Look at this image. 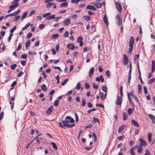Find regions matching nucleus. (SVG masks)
Returning <instances> with one entry per match:
<instances>
[{"label":"nucleus","instance_id":"c85d7f7f","mask_svg":"<svg viewBox=\"0 0 155 155\" xmlns=\"http://www.w3.org/2000/svg\"><path fill=\"white\" fill-rule=\"evenodd\" d=\"M83 18L87 21H89L91 18V16L89 15L84 16Z\"/></svg>","mask_w":155,"mask_h":155},{"label":"nucleus","instance_id":"f257e3e1","mask_svg":"<svg viewBox=\"0 0 155 155\" xmlns=\"http://www.w3.org/2000/svg\"><path fill=\"white\" fill-rule=\"evenodd\" d=\"M74 121V119L71 118L70 116H67L66 117L65 119L62 120L61 122L58 123V124L59 126L65 129L64 127H67L68 128H71L75 126L74 124L69 125L68 124L70 122L71 123H73Z\"/></svg>","mask_w":155,"mask_h":155},{"label":"nucleus","instance_id":"9b49d317","mask_svg":"<svg viewBox=\"0 0 155 155\" xmlns=\"http://www.w3.org/2000/svg\"><path fill=\"white\" fill-rule=\"evenodd\" d=\"M70 20V18H68L63 21V22H64V24L65 25H67L70 23L71 22Z\"/></svg>","mask_w":155,"mask_h":155},{"label":"nucleus","instance_id":"de8ad7c7","mask_svg":"<svg viewBox=\"0 0 155 155\" xmlns=\"http://www.w3.org/2000/svg\"><path fill=\"white\" fill-rule=\"evenodd\" d=\"M20 12V10L19 9H18L17 11H15L13 13L14 16L18 14Z\"/></svg>","mask_w":155,"mask_h":155},{"label":"nucleus","instance_id":"c03bdc74","mask_svg":"<svg viewBox=\"0 0 155 155\" xmlns=\"http://www.w3.org/2000/svg\"><path fill=\"white\" fill-rule=\"evenodd\" d=\"M30 40H29L28 41H27L25 43V47L26 48H27L30 45Z\"/></svg>","mask_w":155,"mask_h":155},{"label":"nucleus","instance_id":"5fc2aeb1","mask_svg":"<svg viewBox=\"0 0 155 155\" xmlns=\"http://www.w3.org/2000/svg\"><path fill=\"white\" fill-rule=\"evenodd\" d=\"M102 90L105 93H106L107 91V88L106 86H103L102 87Z\"/></svg>","mask_w":155,"mask_h":155},{"label":"nucleus","instance_id":"f3484780","mask_svg":"<svg viewBox=\"0 0 155 155\" xmlns=\"http://www.w3.org/2000/svg\"><path fill=\"white\" fill-rule=\"evenodd\" d=\"M127 126L123 124L118 129V133H120V132L122 131Z\"/></svg>","mask_w":155,"mask_h":155},{"label":"nucleus","instance_id":"6e6552de","mask_svg":"<svg viewBox=\"0 0 155 155\" xmlns=\"http://www.w3.org/2000/svg\"><path fill=\"white\" fill-rule=\"evenodd\" d=\"M115 4L117 9L121 12V10L122 9V7L121 4L118 2H115Z\"/></svg>","mask_w":155,"mask_h":155},{"label":"nucleus","instance_id":"412c9836","mask_svg":"<svg viewBox=\"0 0 155 155\" xmlns=\"http://www.w3.org/2000/svg\"><path fill=\"white\" fill-rule=\"evenodd\" d=\"M68 48L71 50H73L74 48V46L73 44H69L67 45Z\"/></svg>","mask_w":155,"mask_h":155},{"label":"nucleus","instance_id":"2eb2a0df","mask_svg":"<svg viewBox=\"0 0 155 155\" xmlns=\"http://www.w3.org/2000/svg\"><path fill=\"white\" fill-rule=\"evenodd\" d=\"M107 93H105V94L102 92H101L100 93V95L101 99L102 100H104L106 97Z\"/></svg>","mask_w":155,"mask_h":155},{"label":"nucleus","instance_id":"6ab92c4d","mask_svg":"<svg viewBox=\"0 0 155 155\" xmlns=\"http://www.w3.org/2000/svg\"><path fill=\"white\" fill-rule=\"evenodd\" d=\"M103 19L106 25H108V19L106 15H104Z\"/></svg>","mask_w":155,"mask_h":155},{"label":"nucleus","instance_id":"774afa93","mask_svg":"<svg viewBox=\"0 0 155 155\" xmlns=\"http://www.w3.org/2000/svg\"><path fill=\"white\" fill-rule=\"evenodd\" d=\"M85 87L86 89H89L90 87L89 84L87 83H86L84 86Z\"/></svg>","mask_w":155,"mask_h":155},{"label":"nucleus","instance_id":"a211bd4d","mask_svg":"<svg viewBox=\"0 0 155 155\" xmlns=\"http://www.w3.org/2000/svg\"><path fill=\"white\" fill-rule=\"evenodd\" d=\"M155 61L154 60H152V61L151 71V72L153 73L155 69Z\"/></svg>","mask_w":155,"mask_h":155},{"label":"nucleus","instance_id":"3c124183","mask_svg":"<svg viewBox=\"0 0 155 155\" xmlns=\"http://www.w3.org/2000/svg\"><path fill=\"white\" fill-rule=\"evenodd\" d=\"M36 11L35 10H33L31 11L30 13H29V16H31L32 15L35 14L36 13Z\"/></svg>","mask_w":155,"mask_h":155},{"label":"nucleus","instance_id":"864d4df0","mask_svg":"<svg viewBox=\"0 0 155 155\" xmlns=\"http://www.w3.org/2000/svg\"><path fill=\"white\" fill-rule=\"evenodd\" d=\"M59 35L58 34H53L51 36L52 39L56 38Z\"/></svg>","mask_w":155,"mask_h":155},{"label":"nucleus","instance_id":"423d86ee","mask_svg":"<svg viewBox=\"0 0 155 155\" xmlns=\"http://www.w3.org/2000/svg\"><path fill=\"white\" fill-rule=\"evenodd\" d=\"M83 38L81 36H79L78 38L77 41L79 43V45L80 46H82L83 45V43L82 41Z\"/></svg>","mask_w":155,"mask_h":155},{"label":"nucleus","instance_id":"473e14b6","mask_svg":"<svg viewBox=\"0 0 155 155\" xmlns=\"http://www.w3.org/2000/svg\"><path fill=\"white\" fill-rule=\"evenodd\" d=\"M41 87L43 91H45L46 90L47 88L46 87V85L45 84H42L41 85Z\"/></svg>","mask_w":155,"mask_h":155},{"label":"nucleus","instance_id":"c756f323","mask_svg":"<svg viewBox=\"0 0 155 155\" xmlns=\"http://www.w3.org/2000/svg\"><path fill=\"white\" fill-rule=\"evenodd\" d=\"M94 5L97 8H100L101 7V3H94Z\"/></svg>","mask_w":155,"mask_h":155},{"label":"nucleus","instance_id":"ddd939ff","mask_svg":"<svg viewBox=\"0 0 155 155\" xmlns=\"http://www.w3.org/2000/svg\"><path fill=\"white\" fill-rule=\"evenodd\" d=\"M86 8L94 11L96 10V8L94 7L91 5H87L86 7Z\"/></svg>","mask_w":155,"mask_h":155},{"label":"nucleus","instance_id":"8fccbe9b","mask_svg":"<svg viewBox=\"0 0 155 155\" xmlns=\"http://www.w3.org/2000/svg\"><path fill=\"white\" fill-rule=\"evenodd\" d=\"M145 151L146 153L144 155H150V152L148 149H146Z\"/></svg>","mask_w":155,"mask_h":155},{"label":"nucleus","instance_id":"1a4fd4ad","mask_svg":"<svg viewBox=\"0 0 155 155\" xmlns=\"http://www.w3.org/2000/svg\"><path fill=\"white\" fill-rule=\"evenodd\" d=\"M104 79L102 75H100V77H97L96 79V81L99 82L100 81H101L102 83H103L104 81Z\"/></svg>","mask_w":155,"mask_h":155},{"label":"nucleus","instance_id":"f03ea898","mask_svg":"<svg viewBox=\"0 0 155 155\" xmlns=\"http://www.w3.org/2000/svg\"><path fill=\"white\" fill-rule=\"evenodd\" d=\"M130 96H132L133 98L137 102H138V100L137 96L133 94L132 91H131L130 93H127V97L130 104H132L133 103Z\"/></svg>","mask_w":155,"mask_h":155},{"label":"nucleus","instance_id":"4be33fe9","mask_svg":"<svg viewBox=\"0 0 155 155\" xmlns=\"http://www.w3.org/2000/svg\"><path fill=\"white\" fill-rule=\"evenodd\" d=\"M53 110V107H52L51 106L49 107L47 110L46 112V113L48 114H51Z\"/></svg>","mask_w":155,"mask_h":155},{"label":"nucleus","instance_id":"13d9d810","mask_svg":"<svg viewBox=\"0 0 155 155\" xmlns=\"http://www.w3.org/2000/svg\"><path fill=\"white\" fill-rule=\"evenodd\" d=\"M141 86L140 85H138V92L139 94H140L141 93Z\"/></svg>","mask_w":155,"mask_h":155},{"label":"nucleus","instance_id":"58836bf2","mask_svg":"<svg viewBox=\"0 0 155 155\" xmlns=\"http://www.w3.org/2000/svg\"><path fill=\"white\" fill-rule=\"evenodd\" d=\"M30 25V23H28L25 26L22 28V30H24L25 29H27L28 28Z\"/></svg>","mask_w":155,"mask_h":155},{"label":"nucleus","instance_id":"7ed1b4c3","mask_svg":"<svg viewBox=\"0 0 155 155\" xmlns=\"http://www.w3.org/2000/svg\"><path fill=\"white\" fill-rule=\"evenodd\" d=\"M116 22L117 24L119 26H121L122 24V18L118 15H117L116 16Z\"/></svg>","mask_w":155,"mask_h":155},{"label":"nucleus","instance_id":"a18cd8bd","mask_svg":"<svg viewBox=\"0 0 155 155\" xmlns=\"http://www.w3.org/2000/svg\"><path fill=\"white\" fill-rule=\"evenodd\" d=\"M17 67V65L15 64H14L12 65H11L10 66V68L14 70L15 69L16 67Z\"/></svg>","mask_w":155,"mask_h":155},{"label":"nucleus","instance_id":"338daca9","mask_svg":"<svg viewBox=\"0 0 155 155\" xmlns=\"http://www.w3.org/2000/svg\"><path fill=\"white\" fill-rule=\"evenodd\" d=\"M32 36V34L31 33H29L27 35V38H31Z\"/></svg>","mask_w":155,"mask_h":155},{"label":"nucleus","instance_id":"c9c22d12","mask_svg":"<svg viewBox=\"0 0 155 155\" xmlns=\"http://www.w3.org/2000/svg\"><path fill=\"white\" fill-rule=\"evenodd\" d=\"M51 144L52 145V147L55 150H57V147L56 144L53 142L51 143Z\"/></svg>","mask_w":155,"mask_h":155},{"label":"nucleus","instance_id":"2f4dec72","mask_svg":"<svg viewBox=\"0 0 155 155\" xmlns=\"http://www.w3.org/2000/svg\"><path fill=\"white\" fill-rule=\"evenodd\" d=\"M103 45V43L102 41H100L99 42V44L98 46V49L99 51H101V45Z\"/></svg>","mask_w":155,"mask_h":155},{"label":"nucleus","instance_id":"9d476101","mask_svg":"<svg viewBox=\"0 0 155 155\" xmlns=\"http://www.w3.org/2000/svg\"><path fill=\"white\" fill-rule=\"evenodd\" d=\"M140 146H145L147 145V143L144 140H143L142 138H140Z\"/></svg>","mask_w":155,"mask_h":155},{"label":"nucleus","instance_id":"bb28decb","mask_svg":"<svg viewBox=\"0 0 155 155\" xmlns=\"http://www.w3.org/2000/svg\"><path fill=\"white\" fill-rule=\"evenodd\" d=\"M68 3L67 2H65L61 4L60 7H67L68 6Z\"/></svg>","mask_w":155,"mask_h":155},{"label":"nucleus","instance_id":"aec40b11","mask_svg":"<svg viewBox=\"0 0 155 155\" xmlns=\"http://www.w3.org/2000/svg\"><path fill=\"white\" fill-rule=\"evenodd\" d=\"M152 134L151 133H149L148 134H147V138L148 141L149 142H151L152 140Z\"/></svg>","mask_w":155,"mask_h":155},{"label":"nucleus","instance_id":"20e7f679","mask_svg":"<svg viewBox=\"0 0 155 155\" xmlns=\"http://www.w3.org/2000/svg\"><path fill=\"white\" fill-rule=\"evenodd\" d=\"M122 96L120 95V96L117 95V98L116 103L117 105H121L122 104Z\"/></svg>","mask_w":155,"mask_h":155},{"label":"nucleus","instance_id":"49530a36","mask_svg":"<svg viewBox=\"0 0 155 155\" xmlns=\"http://www.w3.org/2000/svg\"><path fill=\"white\" fill-rule=\"evenodd\" d=\"M68 80V78L66 79L63 82L61 83V85L62 86L65 85Z\"/></svg>","mask_w":155,"mask_h":155},{"label":"nucleus","instance_id":"dca6fc26","mask_svg":"<svg viewBox=\"0 0 155 155\" xmlns=\"http://www.w3.org/2000/svg\"><path fill=\"white\" fill-rule=\"evenodd\" d=\"M131 123L133 124L134 126L137 127H139V125L138 123L134 120H132L131 121Z\"/></svg>","mask_w":155,"mask_h":155},{"label":"nucleus","instance_id":"393cba45","mask_svg":"<svg viewBox=\"0 0 155 155\" xmlns=\"http://www.w3.org/2000/svg\"><path fill=\"white\" fill-rule=\"evenodd\" d=\"M123 116V120H126L128 118V115L125 112H123L122 114Z\"/></svg>","mask_w":155,"mask_h":155},{"label":"nucleus","instance_id":"0e129e2a","mask_svg":"<svg viewBox=\"0 0 155 155\" xmlns=\"http://www.w3.org/2000/svg\"><path fill=\"white\" fill-rule=\"evenodd\" d=\"M120 95H121V96H122L123 94V86H121L120 87Z\"/></svg>","mask_w":155,"mask_h":155},{"label":"nucleus","instance_id":"39448f33","mask_svg":"<svg viewBox=\"0 0 155 155\" xmlns=\"http://www.w3.org/2000/svg\"><path fill=\"white\" fill-rule=\"evenodd\" d=\"M128 58L125 54H124L123 62L124 65H127L128 64Z\"/></svg>","mask_w":155,"mask_h":155},{"label":"nucleus","instance_id":"ea45409f","mask_svg":"<svg viewBox=\"0 0 155 155\" xmlns=\"http://www.w3.org/2000/svg\"><path fill=\"white\" fill-rule=\"evenodd\" d=\"M134 148L133 147H131L130 149V153L131 155H135L134 150Z\"/></svg>","mask_w":155,"mask_h":155},{"label":"nucleus","instance_id":"e433bc0d","mask_svg":"<svg viewBox=\"0 0 155 155\" xmlns=\"http://www.w3.org/2000/svg\"><path fill=\"white\" fill-rule=\"evenodd\" d=\"M28 14V12H25L22 15L21 17V20H23L25 17L27 16Z\"/></svg>","mask_w":155,"mask_h":155},{"label":"nucleus","instance_id":"7c9ffc66","mask_svg":"<svg viewBox=\"0 0 155 155\" xmlns=\"http://www.w3.org/2000/svg\"><path fill=\"white\" fill-rule=\"evenodd\" d=\"M19 1V0H14L12 2V4L13 5H17V7L19 3H18V2Z\"/></svg>","mask_w":155,"mask_h":155},{"label":"nucleus","instance_id":"6e6d98bb","mask_svg":"<svg viewBox=\"0 0 155 155\" xmlns=\"http://www.w3.org/2000/svg\"><path fill=\"white\" fill-rule=\"evenodd\" d=\"M154 78H152L151 79H150L148 82V83L149 84H151L153 83L154 82Z\"/></svg>","mask_w":155,"mask_h":155},{"label":"nucleus","instance_id":"680f3d73","mask_svg":"<svg viewBox=\"0 0 155 155\" xmlns=\"http://www.w3.org/2000/svg\"><path fill=\"white\" fill-rule=\"evenodd\" d=\"M16 26H14L12 28L10 31L11 33H12L16 29Z\"/></svg>","mask_w":155,"mask_h":155},{"label":"nucleus","instance_id":"4468645a","mask_svg":"<svg viewBox=\"0 0 155 155\" xmlns=\"http://www.w3.org/2000/svg\"><path fill=\"white\" fill-rule=\"evenodd\" d=\"M134 40L132 36H131L129 41V45L133 46Z\"/></svg>","mask_w":155,"mask_h":155},{"label":"nucleus","instance_id":"79ce46f5","mask_svg":"<svg viewBox=\"0 0 155 155\" xmlns=\"http://www.w3.org/2000/svg\"><path fill=\"white\" fill-rule=\"evenodd\" d=\"M93 120V122L94 123H96V122H97L99 124V120L97 118L94 117Z\"/></svg>","mask_w":155,"mask_h":155},{"label":"nucleus","instance_id":"cd10ccee","mask_svg":"<svg viewBox=\"0 0 155 155\" xmlns=\"http://www.w3.org/2000/svg\"><path fill=\"white\" fill-rule=\"evenodd\" d=\"M134 110L131 108H129L127 110V113L129 115H130L133 112Z\"/></svg>","mask_w":155,"mask_h":155},{"label":"nucleus","instance_id":"f704fd0d","mask_svg":"<svg viewBox=\"0 0 155 155\" xmlns=\"http://www.w3.org/2000/svg\"><path fill=\"white\" fill-rule=\"evenodd\" d=\"M17 82L15 81H14L11 84V86L12 88H11V90H13L14 88V87L15 85L16 84Z\"/></svg>","mask_w":155,"mask_h":155},{"label":"nucleus","instance_id":"5701e85b","mask_svg":"<svg viewBox=\"0 0 155 155\" xmlns=\"http://www.w3.org/2000/svg\"><path fill=\"white\" fill-rule=\"evenodd\" d=\"M94 68H91L90 69L89 72V76L91 77L92 75L93 74L94 72Z\"/></svg>","mask_w":155,"mask_h":155},{"label":"nucleus","instance_id":"e2e57ef3","mask_svg":"<svg viewBox=\"0 0 155 155\" xmlns=\"http://www.w3.org/2000/svg\"><path fill=\"white\" fill-rule=\"evenodd\" d=\"M27 55L26 54H23L21 55V58H22L26 59L27 58Z\"/></svg>","mask_w":155,"mask_h":155},{"label":"nucleus","instance_id":"603ef678","mask_svg":"<svg viewBox=\"0 0 155 155\" xmlns=\"http://www.w3.org/2000/svg\"><path fill=\"white\" fill-rule=\"evenodd\" d=\"M96 110V109L95 108H93L87 111V113L88 114L90 113L91 111H95Z\"/></svg>","mask_w":155,"mask_h":155},{"label":"nucleus","instance_id":"37998d69","mask_svg":"<svg viewBox=\"0 0 155 155\" xmlns=\"http://www.w3.org/2000/svg\"><path fill=\"white\" fill-rule=\"evenodd\" d=\"M53 3H49L46 5V7L47 8H51L52 6Z\"/></svg>","mask_w":155,"mask_h":155},{"label":"nucleus","instance_id":"a878e982","mask_svg":"<svg viewBox=\"0 0 155 155\" xmlns=\"http://www.w3.org/2000/svg\"><path fill=\"white\" fill-rule=\"evenodd\" d=\"M51 14V13L49 12L46 13H44L42 14V16L43 17L45 18L48 16L50 15Z\"/></svg>","mask_w":155,"mask_h":155},{"label":"nucleus","instance_id":"bf43d9fd","mask_svg":"<svg viewBox=\"0 0 155 155\" xmlns=\"http://www.w3.org/2000/svg\"><path fill=\"white\" fill-rule=\"evenodd\" d=\"M59 100H57L55 101L54 104V105L55 106L57 107L59 103Z\"/></svg>","mask_w":155,"mask_h":155},{"label":"nucleus","instance_id":"4d7b16f0","mask_svg":"<svg viewBox=\"0 0 155 155\" xmlns=\"http://www.w3.org/2000/svg\"><path fill=\"white\" fill-rule=\"evenodd\" d=\"M81 87V85L79 82L77 83L76 85V89H80Z\"/></svg>","mask_w":155,"mask_h":155},{"label":"nucleus","instance_id":"b1692460","mask_svg":"<svg viewBox=\"0 0 155 155\" xmlns=\"http://www.w3.org/2000/svg\"><path fill=\"white\" fill-rule=\"evenodd\" d=\"M55 18V15H51L47 17L46 19L47 20H50L53 19Z\"/></svg>","mask_w":155,"mask_h":155},{"label":"nucleus","instance_id":"0eeeda50","mask_svg":"<svg viewBox=\"0 0 155 155\" xmlns=\"http://www.w3.org/2000/svg\"><path fill=\"white\" fill-rule=\"evenodd\" d=\"M136 148H137V152L139 153H141L143 151V149L142 147L140 146H138V145H136L134 147V149H135Z\"/></svg>","mask_w":155,"mask_h":155},{"label":"nucleus","instance_id":"a19ab883","mask_svg":"<svg viewBox=\"0 0 155 155\" xmlns=\"http://www.w3.org/2000/svg\"><path fill=\"white\" fill-rule=\"evenodd\" d=\"M20 18V15H17V16H15L14 19V21H18Z\"/></svg>","mask_w":155,"mask_h":155},{"label":"nucleus","instance_id":"052dcab7","mask_svg":"<svg viewBox=\"0 0 155 155\" xmlns=\"http://www.w3.org/2000/svg\"><path fill=\"white\" fill-rule=\"evenodd\" d=\"M129 53H130H130H131V51H132V50H133V46H131V45H129Z\"/></svg>","mask_w":155,"mask_h":155},{"label":"nucleus","instance_id":"09e8293b","mask_svg":"<svg viewBox=\"0 0 155 155\" xmlns=\"http://www.w3.org/2000/svg\"><path fill=\"white\" fill-rule=\"evenodd\" d=\"M85 99L84 98H83L82 99V106L84 107L86 104Z\"/></svg>","mask_w":155,"mask_h":155},{"label":"nucleus","instance_id":"4c0bfd02","mask_svg":"<svg viewBox=\"0 0 155 155\" xmlns=\"http://www.w3.org/2000/svg\"><path fill=\"white\" fill-rule=\"evenodd\" d=\"M45 27V25L44 24H40L38 26V28L40 29H43Z\"/></svg>","mask_w":155,"mask_h":155},{"label":"nucleus","instance_id":"69168bd1","mask_svg":"<svg viewBox=\"0 0 155 155\" xmlns=\"http://www.w3.org/2000/svg\"><path fill=\"white\" fill-rule=\"evenodd\" d=\"M131 78V75H128V78H127V81L129 84L130 83V80Z\"/></svg>","mask_w":155,"mask_h":155},{"label":"nucleus","instance_id":"72a5a7b5","mask_svg":"<svg viewBox=\"0 0 155 155\" xmlns=\"http://www.w3.org/2000/svg\"><path fill=\"white\" fill-rule=\"evenodd\" d=\"M16 5L12 4V5L9 6V8L12 9V10H14L15 9V8L17 7V5Z\"/></svg>","mask_w":155,"mask_h":155},{"label":"nucleus","instance_id":"f8f14e48","mask_svg":"<svg viewBox=\"0 0 155 155\" xmlns=\"http://www.w3.org/2000/svg\"><path fill=\"white\" fill-rule=\"evenodd\" d=\"M148 116L150 119L152 120V122L153 124H155V117L151 114H148Z\"/></svg>","mask_w":155,"mask_h":155}]
</instances>
